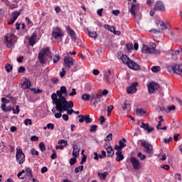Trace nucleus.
Listing matches in <instances>:
<instances>
[{"mask_svg": "<svg viewBox=\"0 0 182 182\" xmlns=\"http://www.w3.org/2000/svg\"><path fill=\"white\" fill-rule=\"evenodd\" d=\"M54 105H55L57 112H63V110H66L68 105L69 107H73V102L67 101L65 95L60 97L57 101L54 102Z\"/></svg>", "mask_w": 182, "mask_h": 182, "instance_id": "1", "label": "nucleus"}, {"mask_svg": "<svg viewBox=\"0 0 182 182\" xmlns=\"http://www.w3.org/2000/svg\"><path fill=\"white\" fill-rule=\"evenodd\" d=\"M121 60L122 63L128 66L129 69H133L134 70H140L141 69L140 65L129 58L127 55H123L121 58Z\"/></svg>", "mask_w": 182, "mask_h": 182, "instance_id": "2", "label": "nucleus"}, {"mask_svg": "<svg viewBox=\"0 0 182 182\" xmlns=\"http://www.w3.org/2000/svg\"><path fill=\"white\" fill-rule=\"evenodd\" d=\"M50 58V60H52V55L50 54V49L49 47H47L46 48H43L40 53H38V60L39 62L43 65L46 62L47 58Z\"/></svg>", "mask_w": 182, "mask_h": 182, "instance_id": "3", "label": "nucleus"}, {"mask_svg": "<svg viewBox=\"0 0 182 182\" xmlns=\"http://www.w3.org/2000/svg\"><path fill=\"white\" fill-rule=\"evenodd\" d=\"M139 141L141 143V146H142L144 149L143 150L144 153L146 154H153L154 149L151 144L144 139H141Z\"/></svg>", "mask_w": 182, "mask_h": 182, "instance_id": "4", "label": "nucleus"}, {"mask_svg": "<svg viewBox=\"0 0 182 182\" xmlns=\"http://www.w3.org/2000/svg\"><path fill=\"white\" fill-rule=\"evenodd\" d=\"M16 159L18 164H23V163H25V154L22 151L21 146L16 147Z\"/></svg>", "mask_w": 182, "mask_h": 182, "instance_id": "5", "label": "nucleus"}, {"mask_svg": "<svg viewBox=\"0 0 182 182\" xmlns=\"http://www.w3.org/2000/svg\"><path fill=\"white\" fill-rule=\"evenodd\" d=\"M167 70L170 73H176V75L182 76V64H173L172 66L169 65L167 67Z\"/></svg>", "mask_w": 182, "mask_h": 182, "instance_id": "6", "label": "nucleus"}, {"mask_svg": "<svg viewBox=\"0 0 182 182\" xmlns=\"http://www.w3.org/2000/svg\"><path fill=\"white\" fill-rule=\"evenodd\" d=\"M65 33L59 27L54 28L51 33V36L55 39V41H60L61 38H63Z\"/></svg>", "mask_w": 182, "mask_h": 182, "instance_id": "7", "label": "nucleus"}, {"mask_svg": "<svg viewBox=\"0 0 182 182\" xmlns=\"http://www.w3.org/2000/svg\"><path fill=\"white\" fill-rule=\"evenodd\" d=\"M4 40L6 41L5 43L6 46L11 48L12 45L16 42V37L14 34L7 33L4 38Z\"/></svg>", "mask_w": 182, "mask_h": 182, "instance_id": "8", "label": "nucleus"}, {"mask_svg": "<svg viewBox=\"0 0 182 182\" xmlns=\"http://www.w3.org/2000/svg\"><path fill=\"white\" fill-rule=\"evenodd\" d=\"M63 62L65 69H66L67 70H70L72 66H73V63L75 61L73 60V58L68 55L64 58Z\"/></svg>", "mask_w": 182, "mask_h": 182, "instance_id": "9", "label": "nucleus"}, {"mask_svg": "<svg viewBox=\"0 0 182 182\" xmlns=\"http://www.w3.org/2000/svg\"><path fill=\"white\" fill-rule=\"evenodd\" d=\"M102 97V95H99L97 93H92L90 95V102L92 103V106H97V103L100 102V98Z\"/></svg>", "mask_w": 182, "mask_h": 182, "instance_id": "10", "label": "nucleus"}, {"mask_svg": "<svg viewBox=\"0 0 182 182\" xmlns=\"http://www.w3.org/2000/svg\"><path fill=\"white\" fill-rule=\"evenodd\" d=\"M139 85V83L136 82H132L129 87H127V92L128 95H134V93H136L137 92V86Z\"/></svg>", "mask_w": 182, "mask_h": 182, "instance_id": "11", "label": "nucleus"}, {"mask_svg": "<svg viewBox=\"0 0 182 182\" xmlns=\"http://www.w3.org/2000/svg\"><path fill=\"white\" fill-rule=\"evenodd\" d=\"M79 119V122L80 123H83V122H85V123H87V124H89V123H92V122H93V119L90 118V116H89V114L87 115H78Z\"/></svg>", "mask_w": 182, "mask_h": 182, "instance_id": "12", "label": "nucleus"}, {"mask_svg": "<svg viewBox=\"0 0 182 182\" xmlns=\"http://www.w3.org/2000/svg\"><path fill=\"white\" fill-rule=\"evenodd\" d=\"M104 80L106 83H110V80H113V74H112V70H108L107 71H104Z\"/></svg>", "mask_w": 182, "mask_h": 182, "instance_id": "13", "label": "nucleus"}, {"mask_svg": "<svg viewBox=\"0 0 182 182\" xmlns=\"http://www.w3.org/2000/svg\"><path fill=\"white\" fill-rule=\"evenodd\" d=\"M130 161L134 170H139L140 168V161H139L137 159L132 156L130 158Z\"/></svg>", "mask_w": 182, "mask_h": 182, "instance_id": "14", "label": "nucleus"}, {"mask_svg": "<svg viewBox=\"0 0 182 182\" xmlns=\"http://www.w3.org/2000/svg\"><path fill=\"white\" fill-rule=\"evenodd\" d=\"M154 9L155 11H160L162 12L163 11H166V6H164L163 1H158L155 3Z\"/></svg>", "mask_w": 182, "mask_h": 182, "instance_id": "15", "label": "nucleus"}, {"mask_svg": "<svg viewBox=\"0 0 182 182\" xmlns=\"http://www.w3.org/2000/svg\"><path fill=\"white\" fill-rule=\"evenodd\" d=\"M156 25L158 28H159V29H161L162 31H166V29L168 28V25L161 20H156Z\"/></svg>", "mask_w": 182, "mask_h": 182, "instance_id": "16", "label": "nucleus"}, {"mask_svg": "<svg viewBox=\"0 0 182 182\" xmlns=\"http://www.w3.org/2000/svg\"><path fill=\"white\" fill-rule=\"evenodd\" d=\"M66 31H67L68 35L70 36L72 41H74V42H75L77 38H76V33H75V31H73V29H72L69 26L66 27Z\"/></svg>", "mask_w": 182, "mask_h": 182, "instance_id": "17", "label": "nucleus"}, {"mask_svg": "<svg viewBox=\"0 0 182 182\" xmlns=\"http://www.w3.org/2000/svg\"><path fill=\"white\" fill-rule=\"evenodd\" d=\"M160 87V85L156 82H151L148 85V90L149 93H153L154 90H157Z\"/></svg>", "mask_w": 182, "mask_h": 182, "instance_id": "18", "label": "nucleus"}, {"mask_svg": "<svg viewBox=\"0 0 182 182\" xmlns=\"http://www.w3.org/2000/svg\"><path fill=\"white\" fill-rule=\"evenodd\" d=\"M140 127L141 129H144V130L148 132V133H150L151 132H153L154 130V128L150 127V125H149V123L141 122Z\"/></svg>", "mask_w": 182, "mask_h": 182, "instance_id": "19", "label": "nucleus"}, {"mask_svg": "<svg viewBox=\"0 0 182 182\" xmlns=\"http://www.w3.org/2000/svg\"><path fill=\"white\" fill-rule=\"evenodd\" d=\"M141 52L142 53H157L149 46H143Z\"/></svg>", "mask_w": 182, "mask_h": 182, "instance_id": "20", "label": "nucleus"}, {"mask_svg": "<svg viewBox=\"0 0 182 182\" xmlns=\"http://www.w3.org/2000/svg\"><path fill=\"white\" fill-rule=\"evenodd\" d=\"M79 153H80V147L77 146V144H73V157H77V156H79Z\"/></svg>", "mask_w": 182, "mask_h": 182, "instance_id": "21", "label": "nucleus"}, {"mask_svg": "<svg viewBox=\"0 0 182 182\" xmlns=\"http://www.w3.org/2000/svg\"><path fill=\"white\" fill-rule=\"evenodd\" d=\"M36 33H33L31 38H28V42H29V45L31 46H33V45H35V43H36Z\"/></svg>", "mask_w": 182, "mask_h": 182, "instance_id": "22", "label": "nucleus"}, {"mask_svg": "<svg viewBox=\"0 0 182 182\" xmlns=\"http://www.w3.org/2000/svg\"><path fill=\"white\" fill-rule=\"evenodd\" d=\"M139 7V6L136 5V4H132L130 9V12L132 16L134 18H136V11H137V8Z\"/></svg>", "mask_w": 182, "mask_h": 182, "instance_id": "23", "label": "nucleus"}, {"mask_svg": "<svg viewBox=\"0 0 182 182\" xmlns=\"http://www.w3.org/2000/svg\"><path fill=\"white\" fill-rule=\"evenodd\" d=\"M25 172L26 173V176L28 180H32V178L33 177V175L32 174V169L31 168H26L25 169Z\"/></svg>", "mask_w": 182, "mask_h": 182, "instance_id": "24", "label": "nucleus"}, {"mask_svg": "<svg viewBox=\"0 0 182 182\" xmlns=\"http://www.w3.org/2000/svg\"><path fill=\"white\" fill-rule=\"evenodd\" d=\"M115 154L117 156L116 161H122V160H124V155H123L122 152H116Z\"/></svg>", "mask_w": 182, "mask_h": 182, "instance_id": "25", "label": "nucleus"}, {"mask_svg": "<svg viewBox=\"0 0 182 182\" xmlns=\"http://www.w3.org/2000/svg\"><path fill=\"white\" fill-rule=\"evenodd\" d=\"M106 151L108 157H113V156H114V151H113V147H108L107 148Z\"/></svg>", "mask_w": 182, "mask_h": 182, "instance_id": "26", "label": "nucleus"}, {"mask_svg": "<svg viewBox=\"0 0 182 182\" xmlns=\"http://www.w3.org/2000/svg\"><path fill=\"white\" fill-rule=\"evenodd\" d=\"M122 110H132V105L129 103H127V101L124 102V105L122 106Z\"/></svg>", "mask_w": 182, "mask_h": 182, "instance_id": "27", "label": "nucleus"}, {"mask_svg": "<svg viewBox=\"0 0 182 182\" xmlns=\"http://www.w3.org/2000/svg\"><path fill=\"white\" fill-rule=\"evenodd\" d=\"M23 85L25 86L26 89H29L32 86V83L31 82V80L29 79H25Z\"/></svg>", "mask_w": 182, "mask_h": 182, "instance_id": "28", "label": "nucleus"}, {"mask_svg": "<svg viewBox=\"0 0 182 182\" xmlns=\"http://www.w3.org/2000/svg\"><path fill=\"white\" fill-rule=\"evenodd\" d=\"M126 143H127V140L125 138H122L121 140L119 141V146L122 149H124V147H126V146H127V144H126Z\"/></svg>", "mask_w": 182, "mask_h": 182, "instance_id": "29", "label": "nucleus"}, {"mask_svg": "<svg viewBox=\"0 0 182 182\" xmlns=\"http://www.w3.org/2000/svg\"><path fill=\"white\" fill-rule=\"evenodd\" d=\"M168 53H171V58L173 60H177L178 59V57H177V53H176V51H173V49H171L169 51H168Z\"/></svg>", "mask_w": 182, "mask_h": 182, "instance_id": "30", "label": "nucleus"}, {"mask_svg": "<svg viewBox=\"0 0 182 182\" xmlns=\"http://www.w3.org/2000/svg\"><path fill=\"white\" fill-rule=\"evenodd\" d=\"M108 175H109V173H107V172H104V173L98 172L97 173V176H98V177H100L101 178V180H106V177H107Z\"/></svg>", "mask_w": 182, "mask_h": 182, "instance_id": "31", "label": "nucleus"}, {"mask_svg": "<svg viewBox=\"0 0 182 182\" xmlns=\"http://www.w3.org/2000/svg\"><path fill=\"white\" fill-rule=\"evenodd\" d=\"M81 99L84 102H89V100L90 101V95L85 93L81 96Z\"/></svg>", "mask_w": 182, "mask_h": 182, "instance_id": "32", "label": "nucleus"}, {"mask_svg": "<svg viewBox=\"0 0 182 182\" xmlns=\"http://www.w3.org/2000/svg\"><path fill=\"white\" fill-rule=\"evenodd\" d=\"M13 69L14 66L10 63H7L5 66V70H6L7 73L11 72Z\"/></svg>", "mask_w": 182, "mask_h": 182, "instance_id": "33", "label": "nucleus"}, {"mask_svg": "<svg viewBox=\"0 0 182 182\" xmlns=\"http://www.w3.org/2000/svg\"><path fill=\"white\" fill-rule=\"evenodd\" d=\"M136 113L138 116H144V114H146V111L143 109H136Z\"/></svg>", "mask_w": 182, "mask_h": 182, "instance_id": "34", "label": "nucleus"}, {"mask_svg": "<svg viewBox=\"0 0 182 182\" xmlns=\"http://www.w3.org/2000/svg\"><path fill=\"white\" fill-rule=\"evenodd\" d=\"M63 112H67V114H72L74 112V110L72 109V107H69V105H67V107L65 108V109H63Z\"/></svg>", "mask_w": 182, "mask_h": 182, "instance_id": "35", "label": "nucleus"}, {"mask_svg": "<svg viewBox=\"0 0 182 182\" xmlns=\"http://www.w3.org/2000/svg\"><path fill=\"white\" fill-rule=\"evenodd\" d=\"M60 91L63 95H65V97H68V90H66V87L65 86L60 87Z\"/></svg>", "mask_w": 182, "mask_h": 182, "instance_id": "36", "label": "nucleus"}, {"mask_svg": "<svg viewBox=\"0 0 182 182\" xmlns=\"http://www.w3.org/2000/svg\"><path fill=\"white\" fill-rule=\"evenodd\" d=\"M38 147H39L41 151H42V153H43V151H46V146H45V143H43V142H41L38 145Z\"/></svg>", "mask_w": 182, "mask_h": 182, "instance_id": "37", "label": "nucleus"}, {"mask_svg": "<svg viewBox=\"0 0 182 182\" xmlns=\"http://www.w3.org/2000/svg\"><path fill=\"white\" fill-rule=\"evenodd\" d=\"M88 35L90 38H93L94 39H96V38H97V33L96 31H89Z\"/></svg>", "mask_w": 182, "mask_h": 182, "instance_id": "38", "label": "nucleus"}, {"mask_svg": "<svg viewBox=\"0 0 182 182\" xmlns=\"http://www.w3.org/2000/svg\"><path fill=\"white\" fill-rule=\"evenodd\" d=\"M105 28L107 30L109 31V32H112L113 33V32H114V26H111L110 25L108 24H105Z\"/></svg>", "mask_w": 182, "mask_h": 182, "instance_id": "39", "label": "nucleus"}, {"mask_svg": "<svg viewBox=\"0 0 182 182\" xmlns=\"http://www.w3.org/2000/svg\"><path fill=\"white\" fill-rule=\"evenodd\" d=\"M26 21L29 28H32V26H33V23H32V21H31V19H29V17H26Z\"/></svg>", "mask_w": 182, "mask_h": 182, "instance_id": "40", "label": "nucleus"}, {"mask_svg": "<svg viewBox=\"0 0 182 182\" xmlns=\"http://www.w3.org/2000/svg\"><path fill=\"white\" fill-rule=\"evenodd\" d=\"M151 70H152V72H154V73H157V72H160V66H153L151 68Z\"/></svg>", "mask_w": 182, "mask_h": 182, "instance_id": "41", "label": "nucleus"}, {"mask_svg": "<svg viewBox=\"0 0 182 182\" xmlns=\"http://www.w3.org/2000/svg\"><path fill=\"white\" fill-rule=\"evenodd\" d=\"M112 139H113V134H109L105 138V141H112Z\"/></svg>", "mask_w": 182, "mask_h": 182, "instance_id": "42", "label": "nucleus"}, {"mask_svg": "<svg viewBox=\"0 0 182 182\" xmlns=\"http://www.w3.org/2000/svg\"><path fill=\"white\" fill-rule=\"evenodd\" d=\"M51 99L53 102V103L55 104V102H58V95L56 93H53L51 95Z\"/></svg>", "mask_w": 182, "mask_h": 182, "instance_id": "43", "label": "nucleus"}, {"mask_svg": "<svg viewBox=\"0 0 182 182\" xmlns=\"http://www.w3.org/2000/svg\"><path fill=\"white\" fill-rule=\"evenodd\" d=\"M19 112H21V109H19V105L16 106V109L15 108H13V113L14 114H19Z\"/></svg>", "mask_w": 182, "mask_h": 182, "instance_id": "44", "label": "nucleus"}, {"mask_svg": "<svg viewBox=\"0 0 182 182\" xmlns=\"http://www.w3.org/2000/svg\"><path fill=\"white\" fill-rule=\"evenodd\" d=\"M97 130V125H91L90 126V132L91 133H93L95 132H96Z\"/></svg>", "mask_w": 182, "mask_h": 182, "instance_id": "45", "label": "nucleus"}, {"mask_svg": "<svg viewBox=\"0 0 182 182\" xmlns=\"http://www.w3.org/2000/svg\"><path fill=\"white\" fill-rule=\"evenodd\" d=\"M80 171H83V166H80L75 168V173H76V174Z\"/></svg>", "mask_w": 182, "mask_h": 182, "instance_id": "46", "label": "nucleus"}, {"mask_svg": "<svg viewBox=\"0 0 182 182\" xmlns=\"http://www.w3.org/2000/svg\"><path fill=\"white\" fill-rule=\"evenodd\" d=\"M114 109V107L113 105H109L107 107V116H110V114L112 113V111Z\"/></svg>", "mask_w": 182, "mask_h": 182, "instance_id": "47", "label": "nucleus"}, {"mask_svg": "<svg viewBox=\"0 0 182 182\" xmlns=\"http://www.w3.org/2000/svg\"><path fill=\"white\" fill-rule=\"evenodd\" d=\"M31 153L32 156H39V151H36L35 148H32L31 149Z\"/></svg>", "mask_w": 182, "mask_h": 182, "instance_id": "48", "label": "nucleus"}, {"mask_svg": "<svg viewBox=\"0 0 182 182\" xmlns=\"http://www.w3.org/2000/svg\"><path fill=\"white\" fill-rule=\"evenodd\" d=\"M77 159V157H73V158H71L70 159V166H73L75 163H76V161H77V159Z\"/></svg>", "mask_w": 182, "mask_h": 182, "instance_id": "49", "label": "nucleus"}, {"mask_svg": "<svg viewBox=\"0 0 182 182\" xmlns=\"http://www.w3.org/2000/svg\"><path fill=\"white\" fill-rule=\"evenodd\" d=\"M24 124L26 126H28V124H29V126H32V119H26L24 121Z\"/></svg>", "mask_w": 182, "mask_h": 182, "instance_id": "50", "label": "nucleus"}, {"mask_svg": "<svg viewBox=\"0 0 182 182\" xmlns=\"http://www.w3.org/2000/svg\"><path fill=\"white\" fill-rule=\"evenodd\" d=\"M87 159V156L86 155H83L81 159V161L80 162V164H83L85 163H86V160Z\"/></svg>", "mask_w": 182, "mask_h": 182, "instance_id": "51", "label": "nucleus"}, {"mask_svg": "<svg viewBox=\"0 0 182 182\" xmlns=\"http://www.w3.org/2000/svg\"><path fill=\"white\" fill-rule=\"evenodd\" d=\"M122 149L120 145H115L114 150H117V153H122Z\"/></svg>", "mask_w": 182, "mask_h": 182, "instance_id": "52", "label": "nucleus"}, {"mask_svg": "<svg viewBox=\"0 0 182 182\" xmlns=\"http://www.w3.org/2000/svg\"><path fill=\"white\" fill-rule=\"evenodd\" d=\"M126 48H127V50H132V49H133V44H132L130 43H127L126 44Z\"/></svg>", "mask_w": 182, "mask_h": 182, "instance_id": "53", "label": "nucleus"}, {"mask_svg": "<svg viewBox=\"0 0 182 182\" xmlns=\"http://www.w3.org/2000/svg\"><path fill=\"white\" fill-rule=\"evenodd\" d=\"M19 15H21V14L18 11H14L13 18H14L16 21Z\"/></svg>", "mask_w": 182, "mask_h": 182, "instance_id": "54", "label": "nucleus"}, {"mask_svg": "<svg viewBox=\"0 0 182 182\" xmlns=\"http://www.w3.org/2000/svg\"><path fill=\"white\" fill-rule=\"evenodd\" d=\"M55 58L56 59H55V58L53 59V63H58V60H60V56L59 55L56 54L55 55Z\"/></svg>", "mask_w": 182, "mask_h": 182, "instance_id": "55", "label": "nucleus"}, {"mask_svg": "<svg viewBox=\"0 0 182 182\" xmlns=\"http://www.w3.org/2000/svg\"><path fill=\"white\" fill-rule=\"evenodd\" d=\"M47 127L48 129H50V130H53V129H55V124L49 123L47 124Z\"/></svg>", "mask_w": 182, "mask_h": 182, "instance_id": "56", "label": "nucleus"}, {"mask_svg": "<svg viewBox=\"0 0 182 182\" xmlns=\"http://www.w3.org/2000/svg\"><path fill=\"white\" fill-rule=\"evenodd\" d=\"M66 75V70H65V68H62V72L60 73V77H63Z\"/></svg>", "mask_w": 182, "mask_h": 182, "instance_id": "57", "label": "nucleus"}, {"mask_svg": "<svg viewBox=\"0 0 182 182\" xmlns=\"http://www.w3.org/2000/svg\"><path fill=\"white\" fill-rule=\"evenodd\" d=\"M39 140V137H38L37 136H32L31 137V141H38Z\"/></svg>", "mask_w": 182, "mask_h": 182, "instance_id": "58", "label": "nucleus"}, {"mask_svg": "<svg viewBox=\"0 0 182 182\" xmlns=\"http://www.w3.org/2000/svg\"><path fill=\"white\" fill-rule=\"evenodd\" d=\"M26 69L24 68L23 66H21L18 70V73H23L25 72Z\"/></svg>", "mask_w": 182, "mask_h": 182, "instance_id": "59", "label": "nucleus"}, {"mask_svg": "<svg viewBox=\"0 0 182 182\" xmlns=\"http://www.w3.org/2000/svg\"><path fill=\"white\" fill-rule=\"evenodd\" d=\"M100 120V124H103V123H105L106 119H105V117L101 116L99 119Z\"/></svg>", "mask_w": 182, "mask_h": 182, "instance_id": "60", "label": "nucleus"}, {"mask_svg": "<svg viewBox=\"0 0 182 182\" xmlns=\"http://www.w3.org/2000/svg\"><path fill=\"white\" fill-rule=\"evenodd\" d=\"M100 73V71H99V70L97 69H94L92 70V74L94 75V76H97V75H99Z\"/></svg>", "mask_w": 182, "mask_h": 182, "instance_id": "61", "label": "nucleus"}, {"mask_svg": "<svg viewBox=\"0 0 182 182\" xmlns=\"http://www.w3.org/2000/svg\"><path fill=\"white\" fill-rule=\"evenodd\" d=\"M149 46H151V48L153 49L154 51L156 52V43H150Z\"/></svg>", "mask_w": 182, "mask_h": 182, "instance_id": "62", "label": "nucleus"}, {"mask_svg": "<svg viewBox=\"0 0 182 182\" xmlns=\"http://www.w3.org/2000/svg\"><path fill=\"white\" fill-rule=\"evenodd\" d=\"M154 4V0H146V4L149 6H151Z\"/></svg>", "mask_w": 182, "mask_h": 182, "instance_id": "63", "label": "nucleus"}, {"mask_svg": "<svg viewBox=\"0 0 182 182\" xmlns=\"http://www.w3.org/2000/svg\"><path fill=\"white\" fill-rule=\"evenodd\" d=\"M1 101L4 105H8V103H9V101L6 97H2Z\"/></svg>", "mask_w": 182, "mask_h": 182, "instance_id": "64", "label": "nucleus"}]
</instances>
